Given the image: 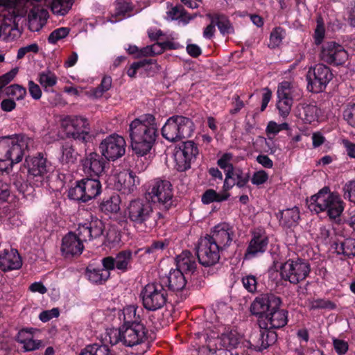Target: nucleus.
<instances>
[{"instance_id":"nucleus-62","label":"nucleus","mask_w":355,"mask_h":355,"mask_svg":"<svg viewBox=\"0 0 355 355\" xmlns=\"http://www.w3.org/2000/svg\"><path fill=\"white\" fill-rule=\"evenodd\" d=\"M39 51V46L36 43H33L29 45H27L26 46L21 47L19 49L17 58V59H21L23 58L25 55L28 53H37Z\"/></svg>"},{"instance_id":"nucleus-19","label":"nucleus","mask_w":355,"mask_h":355,"mask_svg":"<svg viewBox=\"0 0 355 355\" xmlns=\"http://www.w3.org/2000/svg\"><path fill=\"white\" fill-rule=\"evenodd\" d=\"M277 338V335L275 331L265 329L259 331V333L254 334L251 337L252 340H243V349L261 352L275 343Z\"/></svg>"},{"instance_id":"nucleus-47","label":"nucleus","mask_w":355,"mask_h":355,"mask_svg":"<svg viewBox=\"0 0 355 355\" xmlns=\"http://www.w3.org/2000/svg\"><path fill=\"white\" fill-rule=\"evenodd\" d=\"M179 151L190 159L191 162L196 159L198 154V149L195 143L192 141L184 142L182 147L178 149Z\"/></svg>"},{"instance_id":"nucleus-21","label":"nucleus","mask_w":355,"mask_h":355,"mask_svg":"<svg viewBox=\"0 0 355 355\" xmlns=\"http://www.w3.org/2000/svg\"><path fill=\"white\" fill-rule=\"evenodd\" d=\"M268 245V237L261 230L252 231V238L245 252L244 258L252 259L262 254L266 250Z\"/></svg>"},{"instance_id":"nucleus-23","label":"nucleus","mask_w":355,"mask_h":355,"mask_svg":"<svg viewBox=\"0 0 355 355\" xmlns=\"http://www.w3.org/2000/svg\"><path fill=\"white\" fill-rule=\"evenodd\" d=\"M281 304V300L274 295H263L257 297L250 306V311L253 315H261L266 312H270Z\"/></svg>"},{"instance_id":"nucleus-63","label":"nucleus","mask_w":355,"mask_h":355,"mask_svg":"<svg viewBox=\"0 0 355 355\" xmlns=\"http://www.w3.org/2000/svg\"><path fill=\"white\" fill-rule=\"evenodd\" d=\"M59 316V310L57 308H53L51 310L44 311L39 315V318L43 322H46L53 318Z\"/></svg>"},{"instance_id":"nucleus-17","label":"nucleus","mask_w":355,"mask_h":355,"mask_svg":"<svg viewBox=\"0 0 355 355\" xmlns=\"http://www.w3.org/2000/svg\"><path fill=\"white\" fill-rule=\"evenodd\" d=\"M320 57L322 60L329 64L340 65L345 62L348 54L341 44L329 41L322 44Z\"/></svg>"},{"instance_id":"nucleus-40","label":"nucleus","mask_w":355,"mask_h":355,"mask_svg":"<svg viewBox=\"0 0 355 355\" xmlns=\"http://www.w3.org/2000/svg\"><path fill=\"white\" fill-rule=\"evenodd\" d=\"M78 355H114L107 346L97 344L89 345L81 349Z\"/></svg>"},{"instance_id":"nucleus-22","label":"nucleus","mask_w":355,"mask_h":355,"mask_svg":"<svg viewBox=\"0 0 355 355\" xmlns=\"http://www.w3.org/2000/svg\"><path fill=\"white\" fill-rule=\"evenodd\" d=\"M76 232L78 239L83 244L84 242L99 237L103 232V224L100 220H92L89 223L79 224Z\"/></svg>"},{"instance_id":"nucleus-15","label":"nucleus","mask_w":355,"mask_h":355,"mask_svg":"<svg viewBox=\"0 0 355 355\" xmlns=\"http://www.w3.org/2000/svg\"><path fill=\"white\" fill-rule=\"evenodd\" d=\"M125 147L124 138L116 134L105 137L99 146L102 155L107 160L112 161L121 157L125 154Z\"/></svg>"},{"instance_id":"nucleus-57","label":"nucleus","mask_w":355,"mask_h":355,"mask_svg":"<svg viewBox=\"0 0 355 355\" xmlns=\"http://www.w3.org/2000/svg\"><path fill=\"white\" fill-rule=\"evenodd\" d=\"M325 31L323 22L321 20H318L317 26L314 32V41L315 44L319 45L322 43L324 37Z\"/></svg>"},{"instance_id":"nucleus-33","label":"nucleus","mask_w":355,"mask_h":355,"mask_svg":"<svg viewBox=\"0 0 355 355\" xmlns=\"http://www.w3.org/2000/svg\"><path fill=\"white\" fill-rule=\"evenodd\" d=\"M277 94V96L297 101L302 97V91L294 83L289 81H283L279 84Z\"/></svg>"},{"instance_id":"nucleus-6","label":"nucleus","mask_w":355,"mask_h":355,"mask_svg":"<svg viewBox=\"0 0 355 355\" xmlns=\"http://www.w3.org/2000/svg\"><path fill=\"white\" fill-rule=\"evenodd\" d=\"M146 329L141 323L122 326L119 329L107 331L106 340L114 345L119 343L127 347H133L144 343L146 338Z\"/></svg>"},{"instance_id":"nucleus-64","label":"nucleus","mask_w":355,"mask_h":355,"mask_svg":"<svg viewBox=\"0 0 355 355\" xmlns=\"http://www.w3.org/2000/svg\"><path fill=\"white\" fill-rule=\"evenodd\" d=\"M17 72L18 69L15 68L0 76V89L8 85L15 77Z\"/></svg>"},{"instance_id":"nucleus-45","label":"nucleus","mask_w":355,"mask_h":355,"mask_svg":"<svg viewBox=\"0 0 355 355\" xmlns=\"http://www.w3.org/2000/svg\"><path fill=\"white\" fill-rule=\"evenodd\" d=\"M234 155L231 153H223L221 157L218 159L217 164L218 166L224 170L227 178H229L230 176L231 171L234 168L232 163Z\"/></svg>"},{"instance_id":"nucleus-12","label":"nucleus","mask_w":355,"mask_h":355,"mask_svg":"<svg viewBox=\"0 0 355 355\" xmlns=\"http://www.w3.org/2000/svg\"><path fill=\"white\" fill-rule=\"evenodd\" d=\"M101 192V184L97 179L85 178L69 189L68 197L75 201L86 202L97 197Z\"/></svg>"},{"instance_id":"nucleus-7","label":"nucleus","mask_w":355,"mask_h":355,"mask_svg":"<svg viewBox=\"0 0 355 355\" xmlns=\"http://www.w3.org/2000/svg\"><path fill=\"white\" fill-rule=\"evenodd\" d=\"M10 5L1 6L0 8V33L10 35L17 31V21L28 12L30 0H12Z\"/></svg>"},{"instance_id":"nucleus-5","label":"nucleus","mask_w":355,"mask_h":355,"mask_svg":"<svg viewBox=\"0 0 355 355\" xmlns=\"http://www.w3.org/2000/svg\"><path fill=\"white\" fill-rule=\"evenodd\" d=\"M308 207L312 212L325 211L330 218H336L343 213L344 202L339 195L331 192L328 187H324L310 198Z\"/></svg>"},{"instance_id":"nucleus-24","label":"nucleus","mask_w":355,"mask_h":355,"mask_svg":"<svg viewBox=\"0 0 355 355\" xmlns=\"http://www.w3.org/2000/svg\"><path fill=\"white\" fill-rule=\"evenodd\" d=\"M60 250L65 258L71 257L82 254L84 244L78 239L76 234L69 232L62 238Z\"/></svg>"},{"instance_id":"nucleus-18","label":"nucleus","mask_w":355,"mask_h":355,"mask_svg":"<svg viewBox=\"0 0 355 355\" xmlns=\"http://www.w3.org/2000/svg\"><path fill=\"white\" fill-rule=\"evenodd\" d=\"M206 236L223 250L228 248L233 241L234 237V227L229 223H220L215 225L210 234Z\"/></svg>"},{"instance_id":"nucleus-58","label":"nucleus","mask_w":355,"mask_h":355,"mask_svg":"<svg viewBox=\"0 0 355 355\" xmlns=\"http://www.w3.org/2000/svg\"><path fill=\"white\" fill-rule=\"evenodd\" d=\"M168 242L164 241H156L153 242L150 246L145 248L146 253H155L163 250L167 245Z\"/></svg>"},{"instance_id":"nucleus-41","label":"nucleus","mask_w":355,"mask_h":355,"mask_svg":"<svg viewBox=\"0 0 355 355\" xmlns=\"http://www.w3.org/2000/svg\"><path fill=\"white\" fill-rule=\"evenodd\" d=\"M38 81L44 91H50V88L56 85L58 78L55 73L51 71H43L39 74Z\"/></svg>"},{"instance_id":"nucleus-51","label":"nucleus","mask_w":355,"mask_h":355,"mask_svg":"<svg viewBox=\"0 0 355 355\" xmlns=\"http://www.w3.org/2000/svg\"><path fill=\"white\" fill-rule=\"evenodd\" d=\"M6 94L16 100H21L26 94V90L19 85H12L6 88Z\"/></svg>"},{"instance_id":"nucleus-16","label":"nucleus","mask_w":355,"mask_h":355,"mask_svg":"<svg viewBox=\"0 0 355 355\" xmlns=\"http://www.w3.org/2000/svg\"><path fill=\"white\" fill-rule=\"evenodd\" d=\"M62 127L69 137L79 141H85L89 133L87 119L78 116H67L61 121Z\"/></svg>"},{"instance_id":"nucleus-59","label":"nucleus","mask_w":355,"mask_h":355,"mask_svg":"<svg viewBox=\"0 0 355 355\" xmlns=\"http://www.w3.org/2000/svg\"><path fill=\"white\" fill-rule=\"evenodd\" d=\"M268 179V173L263 170L255 172L252 178L251 182L253 184L259 186L264 184Z\"/></svg>"},{"instance_id":"nucleus-14","label":"nucleus","mask_w":355,"mask_h":355,"mask_svg":"<svg viewBox=\"0 0 355 355\" xmlns=\"http://www.w3.org/2000/svg\"><path fill=\"white\" fill-rule=\"evenodd\" d=\"M196 250L199 263L204 266L218 263L220 257V252L223 250L207 236L199 239Z\"/></svg>"},{"instance_id":"nucleus-49","label":"nucleus","mask_w":355,"mask_h":355,"mask_svg":"<svg viewBox=\"0 0 355 355\" xmlns=\"http://www.w3.org/2000/svg\"><path fill=\"white\" fill-rule=\"evenodd\" d=\"M290 129L289 124L288 123H282L278 124L275 121H270L268 123L266 128V132L267 135H276L282 130H288Z\"/></svg>"},{"instance_id":"nucleus-1","label":"nucleus","mask_w":355,"mask_h":355,"mask_svg":"<svg viewBox=\"0 0 355 355\" xmlns=\"http://www.w3.org/2000/svg\"><path fill=\"white\" fill-rule=\"evenodd\" d=\"M129 137L134 153L139 156L147 155L157 137L155 116L151 114H145L134 119L129 125Z\"/></svg>"},{"instance_id":"nucleus-37","label":"nucleus","mask_w":355,"mask_h":355,"mask_svg":"<svg viewBox=\"0 0 355 355\" xmlns=\"http://www.w3.org/2000/svg\"><path fill=\"white\" fill-rule=\"evenodd\" d=\"M110 270L103 268H96L89 265L86 268L85 275L88 280L94 284H103L110 277Z\"/></svg>"},{"instance_id":"nucleus-30","label":"nucleus","mask_w":355,"mask_h":355,"mask_svg":"<svg viewBox=\"0 0 355 355\" xmlns=\"http://www.w3.org/2000/svg\"><path fill=\"white\" fill-rule=\"evenodd\" d=\"M176 266L185 275H192L197 268L196 257L189 251L184 250L176 257Z\"/></svg>"},{"instance_id":"nucleus-50","label":"nucleus","mask_w":355,"mask_h":355,"mask_svg":"<svg viewBox=\"0 0 355 355\" xmlns=\"http://www.w3.org/2000/svg\"><path fill=\"white\" fill-rule=\"evenodd\" d=\"M112 85V78L110 76L103 78L101 85L93 89L92 95L95 98L101 97L103 94L110 89Z\"/></svg>"},{"instance_id":"nucleus-42","label":"nucleus","mask_w":355,"mask_h":355,"mask_svg":"<svg viewBox=\"0 0 355 355\" xmlns=\"http://www.w3.org/2000/svg\"><path fill=\"white\" fill-rule=\"evenodd\" d=\"M277 108L279 114L282 118L286 119L291 112L294 101L291 100L289 98L280 96H277Z\"/></svg>"},{"instance_id":"nucleus-3","label":"nucleus","mask_w":355,"mask_h":355,"mask_svg":"<svg viewBox=\"0 0 355 355\" xmlns=\"http://www.w3.org/2000/svg\"><path fill=\"white\" fill-rule=\"evenodd\" d=\"M33 141L22 135H14L0 137V170L5 171L8 166L20 162Z\"/></svg>"},{"instance_id":"nucleus-13","label":"nucleus","mask_w":355,"mask_h":355,"mask_svg":"<svg viewBox=\"0 0 355 355\" xmlns=\"http://www.w3.org/2000/svg\"><path fill=\"white\" fill-rule=\"evenodd\" d=\"M306 79L308 89L312 92L318 93L322 92L332 79V73L328 67L318 64L309 68Z\"/></svg>"},{"instance_id":"nucleus-32","label":"nucleus","mask_w":355,"mask_h":355,"mask_svg":"<svg viewBox=\"0 0 355 355\" xmlns=\"http://www.w3.org/2000/svg\"><path fill=\"white\" fill-rule=\"evenodd\" d=\"M17 340L23 345L26 352L37 349L42 344L40 340L34 339L33 329L20 330L17 334Z\"/></svg>"},{"instance_id":"nucleus-35","label":"nucleus","mask_w":355,"mask_h":355,"mask_svg":"<svg viewBox=\"0 0 355 355\" xmlns=\"http://www.w3.org/2000/svg\"><path fill=\"white\" fill-rule=\"evenodd\" d=\"M277 218L281 225L291 227L297 225L300 219V211L297 207L282 210L277 214Z\"/></svg>"},{"instance_id":"nucleus-61","label":"nucleus","mask_w":355,"mask_h":355,"mask_svg":"<svg viewBox=\"0 0 355 355\" xmlns=\"http://www.w3.org/2000/svg\"><path fill=\"white\" fill-rule=\"evenodd\" d=\"M333 345L336 352L338 355H344L348 350V343L343 340L334 338Z\"/></svg>"},{"instance_id":"nucleus-48","label":"nucleus","mask_w":355,"mask_h":355,"mask_svg":"<svg viewBox=\"0 0 355 355\" xmlns=\"http://www.w3.org/2000/svg\"><path fill=\"white\" fill-rule=\"evenodd\" d=\"M174 159L175 162V167L178 171H184L190 168L191 161L189 159H187V157L178 150H176L175 152Z\"/></svg>"},{"instance_id":"nucleus-29","label":"nucleus","mask_w":355,"mask_h":355,"mask_svg":"<svg viewBox=\"0 0 355 355\" xmlns=\"http://www.w3.org/2000/svg\"><path fill=\"white\" fill-rule=\"evenodd\" d=\"M114 188L124 194L134 191L136 187L135 176L132 172L121 171L113 176Z\"/></svg>"},{"instance_id":"nucleus-9","label":"nucleus","mask_w":355,"mask_h":355,"mask_svg":"<svg viewBox=\"0 0 355 355\" xmlns=\"http://www.w3.org/2000/svg\"><path fill=\"white\" fill-rule=\"evenodd\" d=\"M309 261L299 257L289 259L282 263L279 275L282 279L296 285L304 281L311 272Z\"/></svg>"},{"instance_id":"nucleus-4","label":"nucleus","mask_w":355,"mask_h":355,"mask_svg":"<svg viewBox=\"0 0 355 355\" xmlns=\"http://www.w3.org/2000/svg\"><path fill=\"white\" fill-rule=\"evenodd\" d=\"M127 218L135 227H145L152 229L158 225L163 216L159 211H155L153 205L141 199L131 200L125 211Z\"/></svg>"},{"instance_id":"nucleus-55","label":"nucleus","mask_w":355,"mask_h":355,"mask_svg":"<svg viewBox=\"0 0 355 355\" xmlns=\"http://www.w3.org/2000/svg\"><path fill=\"white\" fill-rule=\"evenodd\" d=\"M282 31L281 28H276L271 32L269 44L271 48H275L282 43L283 38Z\"/></svg>"},{"instance_id":"nucleus-39","label":"nucleus","mask_w":355,"mask_h":355,"mask_svg":"<svg viewBox=\"0 0 355 355\" xmlns=\"http://www.w3.org/2000/svg\"><path fill=\"white\" fill-rule=\"evenodd\" d=\"M137 307L134 305H129L123 308L121 314H120V320L123 321V326L133 325L135 323H141L139 322L140 317L137 315Z\"/></svg>"},{"instance_id":"nucleus-31","label":"nucleus","mask_w":355,"mask_h":355,"mask_svg":"<svg viewBox=\"0 0 355 355\" xmlns=\"http://www.w3.org/2000/svg\"><path fill=\"white\" fill-rule=\"evenodd\" d=\"M296 116L305 123H311L317 120L318 108L313 103H300L296 107Z\"/></svg>"},{"instance_id":"nucleus-53","label":"nucleus","mask_w":355,"mask_h":355,"mask_svg":"<svg viewBox=\"0 0 355 355\" xmlns=\"http://www.w3.org/2000/svg\"><path fill=\"white\" fill-rule=\"evenodd\" d=\"M69 33V29L67 27L57 28L49 35L48 41L50 44H55L58 40L67 37Z\"/></svg>"},{"instance_id":"nucleus-60","label":"nucleus","mask_w":355,"mask_h":355,"mask_svg":"<svg viewBox=\"0 0 355 355\" xmlns=\"http://www.w3.org/2000/svg\"><path fill=\"white\" fill-rule=\"evenodd\" d=\"M344 119L355 128V104L347 107L343 112Z\"/></svg>"},{"instance_id":"nucleus-46","label":"nucleus","mask_w":355,"mask_h":355,"mask_svg":"<svg viewBox=\"0 0 355 355\" xmlns=\"http://www.w3.org/2000/svg\"><path fill=\"white\" fill-rule=\"evenodd\" d=\"M101 210L106 214L116 213L119 209V199L118 196H111L101 202Z\"/></svg>"},{"instance_id":"nucleus-52","label":"nucleus","mask_w":355,"mask_h":355,"mask_svg":"<svg viewBox=\"0 0 355 355\" xmlns=\"http://www.w3.org/2000/svg\"><path fill=\"white\" fill-rule=\"evenodd\" d=\"M164 50L163 42H157L150 46L142 48V54L146 56H153L162 53Z\"/></svg>"},{"instance_id":"nucleus-43","label":"nucleus","mask_w":355,"mask_h":355,"mask_svg":"<svg viewBox=\"0 0 355 355\" xmlns=\"http://www.w3.org/2000/svg\"><path fill=\"white\" fill-rule=\"evenodd\" d=\"M228 199V196L226 193H217L214 189L207 190L202 196V202L208 205L213 202H222Z\"/></svg>"},{"instance_id":"nucleus-8","label":"nucleus","mask_w":355,"mask_h":355,"mask_svg":"<svg viewBox=\"0 0 355 355\" xmlns=\"http://www.w3.org/2000/svg\"><path fill=\"white\" fill-rule=\"evenodd\" d=\"M195 125L192 120L182 115H175L168 118L162 126V137L171 142L179 141L191 137Z\"/></svg>"},{"instance_id":"nucleus-10","label":"nucleus","mask_w":355,"mask_h":355,"mask_svg":"<svg viewBox=\"0 0 355 355\" xmlns=\"http://www.w3.org/2000/svg\"><path fill=\"white\" fill-rule=\"evenodd\" d=\"M140 296L144 307L155 311L164 307L168 300V293L164 286L159 282L147 284L141 290Z\"/></svg>"},{"instance_id":"nucleus-54","label":"nucleus","mask_w":355,"mask_h":355,"mask_svg":"<svg viewBox=\"0 0 355 355\" xmlns=\"http://www.w3.org/2000/svg\"><path fill=\"white\" fill-rule=\"evenodd\" d=\"M243 287L250 293H254L257 289V277L252 275H248L242 278Z\"/></svg>"},{"instance_id":"nucleus-44","label":"nucleus","mask_w":355,"mask_h":355,"mask_svg":"<svg viewBox=\"0 0 355 355\" xmlns=\"http://www.w3.org/2000/svg\"><path fill=\"white\" fill-rule=\"evenodd\" d=\"M231 172L232 173L230 174L231 177L229 178L234 180L235 184L238 187H244L248 182L250 175L248 173H244L242 169L239 168H234Z\"/></svg>"},{"instance_id":"nucleus-56","label":"nucleus","mask_w":355,"mask_h":355,"mask_svg":"<svg viewBox=\"0 0 355 355\" xmlns=\"http://www.w3.org/2000/svg\"><path fill=\"white\" fill-rule=\"evenodd\" d=\"M76 159V153L71 146L66 144L62 147V160L67 163H73Z\"/></svg>"},{"instance_id":"nucleus-2","label":"nucleus","mask_w":355,"mask_h":355,"mask_svg":"<svg viewBox=\"0 0 355 355\" xmlns=\"http://www.w3.org/2000/svg\"><path fill=\"white\" fill-rule=\"evenodd\" d=\"M199 338H202L206 345L199 349L200 355H222L225 353V350H231L236 347L243 349L242 335L236 330L225 328L220 335L216 336L215 333L210 335L198 334Z\"/></svg>"},{"instance_id":"nucleus-27","label":"nucleus","mask_w":355,"mask_h":355,"mask_svg":"<svg viewBox=\"0 0 355 355\" xmlns=\"http://www.w3.org/2000/svg\"><path fill=\"white\" fill-rule=\"evenodd\" d=\"M22 266V260L15 249H5L0 252V269L10 271L19 269Z\"/></svg>"},{"instance_id":"nucleus-20","label":"nucleus","mask_w":355,"mask_h":355,"mask_svg":"<svg viewBox=\"0 0 355 355\" xmlns=\"http://www.w3.org/2000/svg\"><path fill=\"white\" fill-rule=\"evenodd\" d=\"M132 259V251L126 250L119 252L114 257L109 256L103 258L102 259V264L106 269L110 270L116 269L124 272L131 268Z\"/></svg>"},{"instance_id":"nucleus-36","label":"nucleus","mask_w":355,"mask_h":355,"mask_svg":"<svg viewBox=\"0 0 355 355\" xmlns=\"http://www.w3.org/2000/svg\"><path fill=\"white\" fill-rule=\"evenodd\" d=\"M187 275L178 269L171 270L167 277L168 288L174 291L182 290L187 284Z\"/></svg>"},{"instance_id":"nucleus-28","label":"nucleus","mask_w":355,"mask_h":355,"mask_svg":"<svg viewBox=\"0 0 355 355\" xmlns=\"http://www.w3.org/2000/svg\"><path fill=\"white\" fill-rule=\"evenodd\" d=\"M105 163L102 157L96 153H89L82 160L85 173L90 176H99L104 171Z\"/></svg>"},{"instance_id":"nucleus-34","label":"nucleus","mask_w":355,"mask_h":355,"mask_svg":"<svg viewBox=\"0 0 355 355\" xmlns=\"http://www.w3.org/2000/svg\"><path fill=\"white\" fill-rule=\"evenodd\" d=\"M332 248L338 254H342L345 258L355 257V239L347 238L336 241L332 244Z\"/></svg>"},{"instance_id":"nucleus-25","label":"nucleus","mask_w":355,"mask_h":355,"mask_svg":"<svg viewBox=\"0 0 355 355\" xmlns=\"http://www.w3.org/2000/svg\"><path fill=\"white\" fill-rule=\"evenodd\" d=\"M288 322V312L283 309H279V306L271 309L266 314L263 321L260 322L261 329H279L284 327Z\"/></svg>"},{"instance_id":"nucleus-26","label":"nucleus","mask_w":355,"mask_h":355,"mask_svg":"<svg viewBox=\"0 0 355 355\" xmlns=\"http://www.w3.org/2000/svg\"><path fill=\"white\" fill-rule=\"evenodd\" d=\"M29 175L42 177L51 169V165L42 153L26 159Z\"/></svg>"},{"instance_id":"nucleus-11","label":"nucleus","mask_w":355,"mask_h":355,"mask_svg":"<svg viewBox=\"0 0 355 355\" xmlns=\"http://www.w3.org/2000/svg\"><path fill=\"white\" fill-rule=\"evenodd\" d=\"M146 198L168 209L173 205V187L170 182L159 179L152 180L146 189Z\"/></svg>"},{"instance_id":"nucleus-38","label":"nucleus","mask_w":355,"mask_h":355,"mask_svg":"<svg viewBox=\"0 0 355 355\" xmlns=\"http://www.w3.org/2000/svg\"><path fill=\"white\" fill-rule=\"evenodd\" d=\"M207 17L209 19H212V22H215L220 32L223 35H229L234 33V28L231 25L228 19L223 15L220 14H207Z\"/></svg>"}]
</instances>
